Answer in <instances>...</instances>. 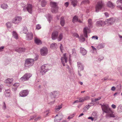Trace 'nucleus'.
<instances>
[{
	"label": "nucleus",
	"instance_id": "1",
	"mask_svg": "<svg viewBox=\"0 0 122 122\" xmlns=\"http://www.w3.org/2000/svg\"><path fill=\"white\" fill-rule=\"evenodd\" d=\"M102 111L107 113L106 117L108 118L111 117H116L115 114L111 109L107 105L103 104L101 106Z\"/></svg>",
	"mask_w": 122,
	"mask_h": 122
},
{
	"label": "nucleus",
	"instance_id": "2",
	"mask_svg": "<svg viewBox=\"0 0 122 122\" xmlns=\"http://www.w3.org/2000/svg\"><path fill=\"white\" fill-rule=\"evenodd\" d=\"M104 6L105 4L103 1L101 0L98 1L96 5V12H98L99 10L104 7Z\"/></svg>",
	"mask_w": 122,
	"mask_h": 122
},
{
	"label": "nucleus",
	"instance_id": "3",
	"mask_svg": "<svg viewBox=\"0 0 122 122\" xmlns=\"http://www.w3.org/2000/svg\"><path fill=\"white\" fill-rule=\"evenodd\" d=\"M50 5L51 7V11L53 13H56L57 12L58 7L56 2H51Z\"/></svg>",
	"mask_w": 122,
	"mask_h": 122
},
{
	"label": "nucleus",
	"instance_id": "4",
	"mask_svg": "<svg viewBox=\"0 0 122 122\" xmlns=\"http://www.w3.org/2000/svg\"><path fill=\"white\" fill-rule=\"evenodd\" d=\"M34 62L32 59H27L25 61V66L30 67L33 65Z\"/></svg>",
	"mask_w": 122,
	"mask_h": 122
},
{
	"label": "nucleus",
	"instance_id": "5",
	"mask_svg": "<svg viewBox=\"0 0 122 122\" xmlns=\"http://www.w3.org/2000/svg\"><path fill=\"white\" fill-rule=\"evenodd\" d=\"M31 76L32 75L30 73H26L20 78V80L23 81H27Z\"/></svg>",
	"mask_w": 122,
	"mask_h": 122
},
{
	"label": "nucleus",
	"instance_id": "6",
	"mask_svg": "<svg viewBox=\"0 0 122 122\" xmlns=\"http://www.w3.org/2000/svg\"><path fill=\"white\" fill-rule=\"evenodd\" d=\"M22 19V18L21 17L17 16L15 17L12 20V22L15 24H17L21 21Z\"/></svg>",
	"mask_w": 122,
	"mask_h": 122
},
{
	"label": "nucleus",
	"instance_id": "7",
	"mask_svg": "<svg viewBox=\"0 0 122 122\" xmlns=\"http://www.w3.org/2000/svg\"><path fill=\"white\" fill-rule=\"evenodd\" d=\"M48 50L46 47H45L42 48L41 49V54L43 56L46 55L48 53Z\"/></svg>",
	"mask_w": 122,
	"mask_h": 122
},
{
	"label": "nucleus",
	"instance_id": "8",
	"mask_svg": "<svg viewBox=\"0 0 122 122\" xmlns=\"http://www.w3.org/2000/svg\"><path fill=\"white\" fill-rule=\"evenodd\" d=\"M27 90H24L22 91L20 93V95L21 97H25L28 94Z\"/></svg>",
	"mask_w": 122,
	"mask_h": 122
},
{
	"label": "nucleus",
	"instance_id": "9",
	"mask_svg": "<svg viewBox=\"0 0 122 122\" xmlns=\"http://www.w3.org/2000/svg\"><path fill=\"white\" fill-rule=\"evenodd\" d=\"M61 62L64 66H65L64 62L66 63L67 61V58L66 56V54H63V56L61 57Z\"/></svg>",
	"mask_w": 122,
	"mask_h": 122
},
{
	"label": "nucleus",
	"instance_id": "10",
	"mask_svg": "<svg viewBox=\"0 0 122 122\" xmlns=\"http://www.w3.org/2000/svg\"><path fill=\"white\" fill-rule=\"evenodd\" d=\"M58 35V32L56 31H54L52 33L51 35V38L52 40H54L56 39Z\"/></svg>",
	"mask_w": 122,
	"mask_h": 122
},
{
	"label": "nucleus",
	"instance_id": "11",
	"mask_svg": "<svg viewBox=\"0 0 122 122\" xmlns=\"http://www.w3.org/2000/svg\"><path fill=\"white\" fill-rule=\"evenodd\" d=\"M62 115H60L59 114L56 115L55 117V121L56 122H58L62 119Z\"/></svg>",
	"mask_w": 122,
	"mask_h": 122
},
{
	"label": "nucleus",
	"instance_id": "12",
	"mask_svg": "<svg viewBox=\"0 0 122 122\" xmlns=\"http://www.w3.org/2000/svg\"><path fill=\"white\" fill-rule=\"evenodd\" d=\"M13 81L12 79L8 78L5 81V82L6 83V85L10 86H11Z\"/></svg>",
	"mask_w": 122,
	"mask_h": 122
},
{
	"label": "nucleus",
	"instance_id": "13",
	"mask_svg": "<svg viewBox=\"0 0 122 122\" xmlns=\"http://www.w3.org/2000/svg\"><path fill=\"white\" fill-rule=\"evenodd\" d=\"M33 38V35L31 32L28 33L26 34V39L28 41H30Z\"/></svg>",
	"mask_w": 122,
	"mask_h": 122
},
{
	"label": "nucleus",
	"instance_id": "14",
	"mask_svg": "<svg viewBox=\"0 0 122 122\" xmlns=\"http://www.w3.org/2000/svg\"><path fill=\"white\" fill-rule=\"evenodd\" d=\"M26 7L27 8V11L29 13H31L32 10L33 6L30 4H27Z\"/></svg>",
	"mask_w": 122,
	"mask_h": 122
},
{
	"label": "nucleus",
	"instance_id": "15",
	"mask_svg": "<svg viewBox=\"0 0 122 122\" xmlns=\"http://www.w3.org/2000/svg\"><path fill=\"white\" fill-rule=\"evenodd\" d=\"M50 66L48 64L44 65L42 66V69L45 68V69L46 70H45L44 71L45 72L47 71L50 69Z\"/></svg>",
	"mask_w": 122,
	"mask_h": 122
},
{
	"label": "nucleus",
	"instance_id": "16",
	"mask_svg": "<svg viewBox=\"0 0 122 122\" xmlns=\"http://www.w3.org/2000/svg\"><path fill=\"white\" fill-rule=\"evenodd\" d=\"M77 66L78 67V70H80L81 71L83 70L84 66L80 62H77Z\"/></svg>",
	"mask_w": 122,
	"mask_h": 122
},
{
	"label": "nucleus",
	"instance_id": "17",
	"mask_svg": "<svg viewBox=\"0 0 122 122\" xmlns=\"http://www.w3.org/2000/svg\"><path fill=\"white\" fill-rule=\"evenodd\" d=\"M115 21V19L114 18H112L110 19H108L106 20V22L107 23L109 24H110L112 25L113 24Z\"/></svg>",
	"mask_w": 122,
	"mask_h": 122
},
{
	"label": "nucleus",
	"instance_id": "18",
	"mask_svg": "<svg viewBox=\"0 0 122 122\" xmlns=\"http://www.w3.org/2000/svg\"><path fill=\"white\" fill-rule=\"evenodd\" d=\"M19 85V83H16L14 84L12 86V90L13 91H15L18 86Z\"/></svg>",
	"mask_w": 122,
	"mask_h": 122
},
{
	"label": "nucleus",
	"instance_id": "19",
	"mask_svg": "<svg viewBox=\"0 0 122 122\" xmlns=\"http://www.w3.org/2000/svg\"><path fill=\"white\" fill-rule=\"evenodd\" d=\"M25 49L24 48H16L15 50V51L19 53H21L22 52H25Z\"/></svg>",
	"mask_w": 122,
	"mask_h": 122
},
{
	"label": "nucleus",
	"instance_id": "20",
	"mask_svg": "<svg viewBox=\"0 0 122 122\" xmlns=\"http://www.w3.org/2000/svg\"><path fill=\"white\" fill-rule=\"evenodd\" d=\"M10 91L9 89L6 90L4 92V94L6 97H9L10 95Z\"/></svg>",
	"mask_w": 122,
	"mask_h": 122
},
{
	"label": "nucleus",
	"instance_id": "21",
	"mask_svg": "<svg viewBox=\"0 0 122 122\" xmlns=\"http://www.w3.org/2000/svg\"><path fill=\"white\" fill-rule=\"evenodd\" d=\"M80 52L83 55H85L87 53L86 50H85L84 48L82 47H81L80 48Z\"/></svg>",
	"mask_w": 122,
	"mask_h": 122
},
{
	"label": "nucleus",
	"instance_id": "22",
	"mask_svg": "<svg viewBox=\"0 0 122 122\" xmlns=\"http://www.w3.org/2000/svg\"><path fill=\"white\" fill-rule=\"evenodd\" d=\"M88 29V28L87 27H85L84 29L83 33L84 36L86 38L88 37L87 31Z\"/></svg>",
	"mask_w": 122,
	"mask_h": 122
},
{
	"label": "nucleus",
	"instance_id": "23",
	"mask_svg": "<svg viewBox=\"0 0 122 122\" xmlns=\"http://www.w3.org/2000/svg\"><path fill=\"white\" fill-rule=\"evenodd\" d=\"M104 23V22L102 20H99L97 21L96 23V25L99 26H101Z\"/></svg>",
	"mask_w": 122,
	"mask_h": 122
},
{
	"label": "nucleus",
	"instance_id": "24",
	"mask_svg": "<svg viewBox=\"0 0 122 122\" xmlns=\"http://www.w3.org/2000/svg\"><path fill=\"white\" fill-rule=\"evenodd\" d=\"M13 36L15 39L17 40L18 39V35L17 33L15 31H14L12 32Z\"/></svg>",
	"mask_w": 122,
	"mask_h": 122
},
{
	"label": "nucleus",
	"instance_id": "25",
	"mask_svg": "<svg viewBox=\"0 0 122 122\" xmlns=\"http://www.w3.org/2000/svg\"><path fill=\"white\" fill-rule=\"evenodd\" d=\"M57 44L55 43H53L51 44L50 46L51 48L53 49H55L57 48Z\"/></svg>",
	"mask_w": 122,
	"mask_h": 122
},
{
	"label": "nucleus",
	"instance_id": "26",
	"mask_svg": "<svg viewBox=\"0 0 122 122\" xmlns=\"http://www.w3.org/2000/svg\"><path fill=\"white\" fill-rule=\"evenodd\" d=\"M104 46V43H101L98 45L97 47V49H99L103 48Z\"/></svg>",
	"mask_w": 122,
	"mask_h": 122
},
{
	"label": "nucleus",
	"instance_id": "27",
	"mask_svg": "<svg viewBox=\"0 0 122 122\" xmlns=\"http://www.w3.org/2000/svg\"><path fill=\"white\" fill-rule=\"evenodd\" d=\"M35 42L37 44H41V41L39 39L37 38H35Z\"/></svg>",
	"mask_w": 122,
	"mask_h": 122
},
{
	"label": "nucleus",
	"instance_id": "28",
	"mask_svg": "<svg viewBox=\"0 0 122 122\" xmlns=\"http://www.w3.org/2000/svg\"><path fill=\"white\" fill-rule=\"evenodd\" d=\"M60 23L61 25L63 26L65 24V21L64 19V17H62L61 18Z\"/></svg>",
	"mask_w": 122,
	"mask_h": 122
},
{
	"label": "nucleus",
	"instance_id": "29",
	"mask_svg": "<svg viewBox=\"0 0 122 122\" xmlns=\"http://www.w3.org/2000/svg\"><path fill=\"white\" fill-rule=\"evenodd\" d=\"M1 7L3 9H6L7 8L8 6L7 4L4 3L1 5Z\"/></svg>",
	"mask_w": 122,
	"mask_h": 122
},
{
	"label": "nucleus",
	"instance_id": "30",
	"mask_svg": "<svg viewBox=\"0 0 122 122\" xmlns=\"http://www.w3.org/2000/svg\"><path fill=\"white\" fill-rule=\"evenodd\" d=\"M88 26L90 28L92 27V20L91 19H89L88 20Z\"/></svg>",
	"mask_w": 122,
	"mask_h": 122
},
{
	"label": "nucleus",
	"instance_id": "31",
	"mask_svg": "<svg viewBox=\"0 0 122 122\" xmlns=\"http://www.w3.org/2000/svg\"><path fill=\"white\" fill-rule=\"evenodd\" d=\"M58 94L56 92H53L51 93V97H53L54 98H55L57 96Z\"/></svg>",
	"mask_w": 122,
	"mask_h": 122
},
{
	"label": "nucleus",
	"instance_id": "32",
	"mask_svg": "<svg viewBox=\"0 0 122 122\" xmlns=\"http://www.w3.org/2000/svg\"><path fill=\"white\" fill-rule=\"evenodd\" d=\"M78 18L76 16H75L73 18L72 20V22L74 23L77 21L78 20Z\"/></svg>",
	"mask_w": 122,
	"mask_h": 122
},
{
	"label": "nucleus",
	"instance_id": "33",
	"mask_svg": "<svg viewBox=\"0 0 122 122\" xmlns=\"http://www.w3.org/2000/svg\"><path fill=\"white\" fill-rule=\"evenodd\" d=\"M62 107L61 106H59L56 107V108L55 109V111L56 112L59 111L61 108Z\"/></svg>",
	"mask_w": 122,
	"mask_h": 122
},
{
	"label": "nucleus",
	"instance_id": "34",
	"mask_svg": "<svg viewBox=\"0 0 122 122\" xmlns=\"http://www.w3.org/2000/svg\"><path fill=\"white\" fill-rule=\"evenodd\" d=\"M47 2L45 0H42L41 2V5L43 7H44L46 5Z\"/></svg>",
	"mask_w": 122,
	"mask_h": 122
},
{
	"label": "nucleus",
	"instance_id": "35",
	"mask_svg": "<svg viewBox=\"0 0 122 122\" xmlns=\"http://www.w3.org/2000/svg\"><path fill=\"white\" fill-rule=\"evenodd\" d=\"M79 40L81 42H83L85 41V39L83 37L82 35L81 36Z\"/></svg>",
	"mask_w": 122,
	"mask_h": 122
},
{
	"label": "nucleus",
	"instance_id": "36",
	"mask_svg": "<svg viewBox=\"0 0 122 122\" xmlns=\"http://www.w3.org/2000/svg\"><path fill=\"white\" fill-rule=\"evenodd\" d=\"M77 1L76 0H74L72 2V4L74 7L75 6L77 5Z\"/></svg>",
	"mask_w": 122,
	"mask_h": 122
},
{
	"label": "nucleus",
	"instance_id": "37",
	"mask_svg": "<svg viewBox=\"0 0 122 122\" xmlns=\"http://www.w3.org/2000/svg\"><path fill=\"white\" fill-rule=\"evenodd\" d=\"M62 38L63 35H62V33H61L59 34L58 38V41H60L62 39Z\"/></svg>",
	"mask_w": 122,
	"mask_h": 122
},
{
	"label": "nucleus",
	"instance_id": "38",
	"mask_svg": "<svg viewBox=\"0 0 122 122\" xmlns=\"http://www.w3.org/2000/svg\"><path fill=\"white\" fill-rule=\"evenodd\" d=\"M117 111L119 112H121L122 111V106L121 105L119 106L118 107Z\"/></svg>",
	"mask_w": 122,
	"mask_h": 122
},
{
	"label": "nucleus",
	"instance_id": "39",
	"mask_svg": "<svg viewBox=\"0 0 122 122\" xmlns=\"http://www.w3.org/2000/svg\"><path fill=\"white\" fill-rule=\"evenodd\" d=\"M116 4L118 5H122V0H118L116 2Z\"/></svg>",
	"mask_w": 122,
	"mask_h": 122
},
{
	"label": "nucleus",
	"instance_id": "40",
	"mask_svg": "<svg viewBox=\"0 0 122 122\" xmlns=\"http://www.w3.org/2000/svg\"><path fill=\"white\" fill-rule=\"evenodd\" d=\"M41 70L40 71V74L42 75H43L46 72H45L44 71L45 70H46L45 69V68H43V69H42V66H41Z\"/></svg>",
	"mask_w": 122,
	"mask_h": 122
},
{
	"label": "nucleus",
	"instance_id": "41",
	"mask_svg": "<svg viewBox=\"0 0 122 122\" xmlns=\"http://www.w3.org/2000/svg\"><path fill=\"white\" fill-rule=\"evenodd\" d=\"M107 5L110 7H113L114 6L113 4L111 2H109L107 3Z\"/></svg>",
	"mask_w": 122,
	"mask_h": 122
},
{
	"label": "nucleus",
	"instance_id": "42",
	"mask_svg": "<svg viewBox=\"0 0 122 122\" xmlns=\"http://www.w3.org/2000/svg\"><path fill=\"white\" fill-rule=\"evenodd\" d=\"M89 3V1L88 0H85L83 1L81 3V4H86Z\"/></svg>",
	"mask_w": 122,
	"mask_h": 122
},
{
	"label": "nucleus",
	"instance_id": "43",
	"mask_svg": "<svg viewBox=\"0 0 122 122\" xmlns=\"http://www.w3.org/2000/svg\"><path fill=\"white\" fill-rule=\"evenodd\" d=\"M101 98V97H99L98 98H95V99H92V102H96L97 101L99 100H100Z\"/></svg>",
	"mask_w": 122,
	"mask_h": 122
},
{
	"label": "nucleus",
	"instance_id": "44",
	"mask_svg": "<svg viewBox=\"0 0 122 122\" xmlns=\"http://www.w3.org/2000/svg\"><path fill=\"white\" fill-rule=\"evenodd\" d=\"M27 29V28L26 27H24L23 30V32L24 33L26 34L27 33L28 31Z\"/></svg>",
	"mask_w": 122,
	"mask_h": 122
},
{
	"label": "nucleus",
	"instance_id": "45",
	"mask_svg": "<svg viewBox=\"0 0 122 122\" xmlns=\"http://www.w3.org/2000/svg\"><path fill=\"white\" fill-rule=\"evenodd\" d=\"M7 27L8 28H10L11 26V23L10 22H8L6 24Z\"/></svg>",
	"mask_w": 122,
	"mask_h": 122
},
{
	"label": "nucleus",
	"instance_id": "46",
	"mask_svg": "<svg viewBox=\"0 0 122 122\" xmlns=\"http://www.w3.org/2000/svg\"><path fill=\"white\" fill-rule=\"evenodd\" d=\"M47 17L49 19V22H50V21L51 20L52 18V17L51 15L50 14H48L47 16Z\"/></svg>",
	"mask_w": 122,
	"mask_h": 122
},
{
	"label": "nucleus",
	"instance_id": "47",
	"mask_svg": "<svg viewBox=\"0 0 122 122\" xmlns=\"http://www.w3.org/2000/svg\"><path fill=\"white\" fill-rule=\"evenodd\" d=\"M72 54L74 56L76 55V51L75 49H73L72 50Z\"/></svg>",
	"mask_w": 122,
	"mask_h": 122
},
{
	"label": "nucleus",
	"instance_id": "48",
	"mask_svg": "<svg viewBox=\"0 0 122 122\" xmlns=\"http://www.w3.org/2000/svg\"><path fill=\"white\" fill-rule=\"evenodd\" d=\"M41 28V25L39 24L37 25L36 26V29L38 30L40 29Z\"/></svg>",
	"mask_w": 122,
	"mask_h": 122
},
{
	"label": "nucleus",
	"instance_id": "49",
	"mask_svg": "<svg viewBox=\"0 0 122 122\" xmlns=\"http://www.w3.org/2000/svg\"><path fill=\"white\" fill-rule=\"evenodd\" d=\"M36 117V115L31 116L30 117V121L33 119L34 118Z\"/></svg>",
	"mask_w": 122,
	"mask_h": 122
},
{
	"label": "nucleus",
	"instance_id": "50",
	"mask_svg": "<svg viewBox=\"0 0 122 122\" xmlns=\"http://www.w3.org/2000/svg\"><path fill=\"white\" fill-rule=\"evenodd\" d=\"M93 105L94 104H92L91 105H88V106H86V108L87 109H88L90 107Z\"/></svg>",
	"mask_w": 122,
	"mask_h": 122
},
{
	"label": "nucleus",
	"instance_id": "51",
	"mask_svg": "<svg viewBox=\"0 0 122 122\" xmlns=\"http://www.w3.org/2000/svg\"><path fill=\"white\" fill-rule=\"evenodd\" d=\"M85 101L83 97L79 99V102H82Z\"/></svg>",
	"mask_w": 122,
	"mask_h": 122
},
{
	"label": "nucleus",
	"instance_id": "52",
	"mask_svg": "<svg viewBox=\"0 0 122 122\" xmlns=\"http://www.w3.org/2000/svg\"><path fill=\"white\" fill-rule=\"evenodd\" d=\"M74 115V114H73L72 115H70L67 118L68 119H70L72 118L73 117Z\"/></svg>",
	"mask_w": 122,
	"mask_h": 122
},
{
	"label": "nucleus",
	"instance_id": "53",
	"mask_svg": "<svg viewBox=\"0 0 122 122\" xmlns=\"http://www.w3.org/2000/svg\"><path fill=\"white\" fill-rule=\"evenodd\" d=\"M49 110H47V111L45 112V113L46 114V116H47L48 115V114L49 113Z\"/></svg>",
	"mask_w": 122,
	"mask_h": 122
},
{
	"label": "nucleus",
	"instance_id": "54",
	"mask_svg": "<svg viewBox=\"0 0 122 122\" xmlns=\"http://www.w3.org/2000/svg\"><path fill=\"white\" fill-rule=\"evenodd\" d=\"M84 100H88L89 98V97L88 96H86L85 97H83Z\"/></svg>",
	"mask_w": 122,
	"mask_h": 122
},
{
	"label": "nucleus",
	"instance_id": "55",
	"mask_svg": "<svg viewBox=\"0 0 122 122\" xmlns=\"http://www.w3.org/2000/svg\"><path fill=\"white\" fill-rule=\"evenodd\" d=\"M60 49L61 51V52H62V51L63 50V47L62 44H61V46L60 47Z\"/></svg>",
	"mask_w": 122,
	"mask_h": 122
},
{
	"label": "nucleus",
	"instance_id": "56",
	"mask_svg": "<svg viewBox=\"0 0 122 122\" xmlns=\"http://www.w3.org/2000/svg\"><path fill=\"white\" fill-rule=\"evenodd\" d=\"M5 47L4 46L0 47V52L2 51H3V49Z\"/></svg>",
	"mask_w": 122,
	"mask_h": 122
},
{
	"label": "nucleus",
	"instance_id": "57",
	"mask_svg": "<svg viewBox=\"0 0 122 122\" xmlns=\"http://www.w3.org/2000/svg\"><path fill=\"white\" fill-rule=\"evenodd\" d=\"M3 109L4 110L6 108V106L5 102H4V105L3 106Z\"/></svg>",
	"mask_w": 122,
	"mask_h": 122
},
{
	"label": "nucleus",
	"instance_id": "58",
	"mask_svg": "<svg viewBox=\"0 0 122 122\" xmlns=\"http://www.w3.org/2000/svg\"><path fill=\"white\" fill-rule=\"evenodd\" d=\"M73 36H75L76 37H79V36H78V34L76 33H74L73 34Z\"/></svg>",
	"mask_w": 122,
	"mask_h": 122
},
{
	"label": "nucleus",
	"instance_id": "59",
	"mask_svg": "<svg viewBox=\"0 0 122 122\" xmlns=\"http://www.w3.org/2000/svg\"><path fill=\"white\" fill-rule=\"evenodd\" d=\"M104 59V57H103L102 56L99 59H98L99 61H100L102 60H103Z\"/></svg>",
	"mask_w": 122,
	"mask_h": 122
},
{
	"label": "nucleus",
	"instance_id": "60",
	"mask_svg": "<svg viewBox=\"0 0 122 122\" xmlns=\"http://www.w3.org/2000/svg\"><path fill=\"white\" fill-rule=\"evenodd\" d=\"M92 39H95L97 40L98 39V37L97 36H93L92 37Z\"/></svg>",
	"mask_w": 122,
	"mask_h": 122
},
{
	"label": "nucleus",
	"instance_id": "61",
	"mask_svg": "<svg viewBox=\"0 0 122 122\" xmlns=\"http://www.w3.org/2000/svg\"><path fill=\"white\" fill-rule=\"evenodd\" d=\"M23 10L24 11H26L27 10V8L26 6V7H24L23 9Z\"/></svg>",
	"mask_w": 122,
	"mask_h": 122
},
{
	"label": "nucleus",
	"instance_id": "62",
	"mask_svg": "<svg viewBox=\"0 0 122 122\" xmlns=\"http://www.w3.org/2000/svg\"><path fill=\"white\" fill-rule=\"evenodd\" d=\"M112 108L113 109H115L116 108V105H114V104H112Z\"/></svg>",
	"mask_w": 122,
	"mask_h": 122
},
{
	"label": "nucleus",
	"instance_id": "63",
	"mask_svg": "<svg viewBox=\"0 0 122 122\" xmlns=\"http://www.w3.org/2000/svg\"><path fill=\"white\" fill-rule=\"evenodd\" d=\"M69 5V3L68 2H66L65 4V5L66 7H67Z\"/></svg>",
	"mask_w": 122,
	"mask_h": 122
},
{
	"label": "nucleus",
	"instance_id": "64",
	"mask_svg": "<svg viewBox=\"0 0 122 122\" xmlns=\"http://www.w3.org/2000/svg\"><path fill=\"white\" fill-rule=\"evenodd\" d=\"M88 119H91L92 121H93V118L92 117H89L88 118Z\"/></svg>",
	"mask_w": 122,
	"mask_h": 122
}]
</instances>
